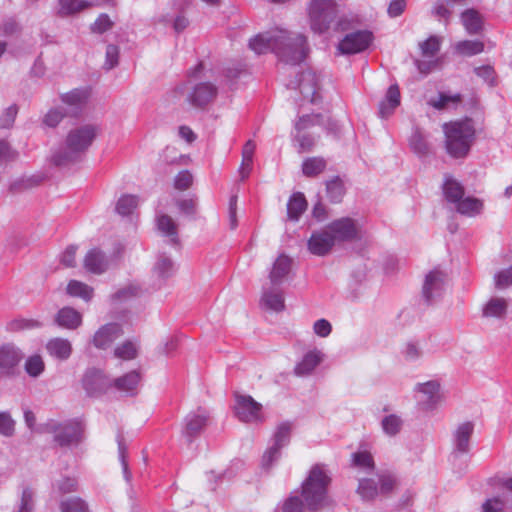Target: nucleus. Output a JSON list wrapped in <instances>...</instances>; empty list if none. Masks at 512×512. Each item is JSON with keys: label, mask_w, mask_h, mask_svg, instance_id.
Segmentation results:
<instances>
[{"label": "nucleus", "mask_w": 512, "mask_h": 512, "mask_svg": "<svg viewBox=\"0 0 512 512\" xmlns=\"http://www.w3.org/2000/svg\"><path fill=\"white\" fill-rule=\"evenodd\" d=\"M306 12L309 28L314 34L323 35L331 29L335 32L347 29L348 20L341 14L336 0H309Z\"/></svg>", "instance_id": "nucleus-1"}, {"label": "nucleus", "mask_w": 512, "mask_h": 512, "mask_svg": "<svg viewBox=\"0 0 512 512\" xmlns=\"http://www.w3.org/2000/svg\"><path fill=\"white\" fill-rule=\"evenodd\" d=\"M98 133V128L86 124L69 131L63 147L53 152L51 161L55 166L63 167L80 162Z\"/></svg>", "instance_id": "nucleus-2"}, {"label": "nucleus", "mask_w": 512, "mask_h": 512, "mask_svg": "<svg viewBox=\"0 0 512 512\" xmlns=\"http://www.w3.org/2000/svg\"><path fill=\"white\" fill-rule=\"evenodd\" d=\"M331 482V474L325 464L316 463L310 468L301 485V496L310 512L318 511L327 504Z\"/></svg>", "instance_id": "nucleus-3"}, {"label": "nucleus", "mask_w": 512, "mask_h": 512, "mask_svg": "<svg viewBox=\"0 0 512 512\" xmlns=\"http://www.w3.org/2000/svg\"><path fill=\"white\" fill-rule=\"evenodd\" d=\"M445 136V150L454 159L466 158L476 139L473 119L446 122L442 125Z\"/></svg>", "instance_id": "nucleus-4"}, {"label": "nucleus", "mask_w": 512, "mask_h": 512, "mask_svg": "<svg viewBox=\"0 0 512 512\" xmlns=\"http://www.w3.org/2000/svg\"><path fill=\"white\" fill-rule=\"evenodd\" d=\"M398 485L396 475L390 471H381L374 478L359 479L357 494L363 501H374L377 497H388Z\"/></svg>", "instance_id": "nucleus-5"}, {"label": "nucleus", "mask_w": 512, "mask_h": 512, "mask_svg": "<svg viewBox=\"0 0 512 512\" xmlns=\"http://www.w3.org/2000/svg\"><path fill=\"white\" fill-rule=\"evenodd\" d=\"M40 432L54 434V441L60 447H69L78 445L84 434L82 424L77 420H67L58 422L54 419H49L39 427Z\"/></svg>", "instance_id": "nucleus-6"}, {"label": "nucleus", "mask_w": 512, "mask_h": 512, "mask_svg": "<svg viewBox=\"0 0 512 512\" xmlns=\"http://www.w3.org/2000/svg\"><path fill=\"white\" fill-rule=\"evenodd\" d=\"M279 35H285L275 52L280 61L289 65H298L304 61L309 50L306 36L286 30H279Z\"/></svg>", "instance_id": "nucleus-7"}, {"label": "nucleus", "mask_w": 512, "mask_h": 512, "mask_svg": "<svg viewBox=\"0 0 512 512\" xmlns=\"http://www.w3.org/2000/svg\"><path fill=\"white\" fill-rule=\"evenodd\" d=\"M446 290V274L439 268L429 271L422 285V299L426 305L431 306L443 298Z\"/></svg>", "instance_id": "nucleus-8"}, {"label": "nucleus", "mask_w": 512, "mask_h": 512, "mask_svg": "<svg viewBox=\"0 0 512 512\" xmlns=\"http://www.w3.org/2000/svg\"><path fill=\"white\" fill-rule=\"evenodd\" d=\"M234 412L236 417L245 423L262 422V405L250 395H235Z\"/></svg>", "instance_id": "nucleus-9"}, {"label": "nucleus", "mask_w": 512, "mask_h": 512, "mask_svg": "<svg viewBox=\"0 0 512 512\" xmlns=\"http://www.w3.org/2000/svg\"><path fill=\"white\" fill-rule=\"evenodd\" d=\"M290 89H299L302 96L309 99L311 103L318 102V77L312 70H305L298 73L294 80L287 83Z\"/></svg>", "instance_id": "nucleus-10"}, {"label": "nucleus", "mask_w": 512, "mask_h": 512, "mask_svg": "<svg viewBox=\"0 0 512 512\" xmlns=\"http://www.w3.org/2000/svg\"><path fill=\"white\" fill-rule=\"evenodd\" d=\"M82 386L88 396L98 397L106 393L113 386V382L102 370L89 368L82 378Z\"/></svg>", "instance_id": "nucleus-11"}, {"label": "nucleus", "mask_w": 512, "mask_h": 512, "mask_svg": "<svg viewBox=\"0 0 512 512\" xmlns=\"http://www.w3.org/2000/svg\"><path fill=\"white\" fill-rule=\"evenodd\" d=\"M373 35L367 30H358L347 34L338 44L340 54L352 55L366 50L371 44Z\"/></svg>", "instance_id": "nucleus-12"}, {"label": "nucleus", "mask_w": 512, "mask_h": 512, "mask_svg": "<svg viewBox=\"0 0 512 512\" xmlns=\"http://www.w3.org/2000/svg\"><path fill=\"white\" fill-rule=\"evenodd\" d=\"M327 230L333 237V241L351 242L360 239L355 220L350 217H342L332 221Z\"/></svg>", "instance_id": "nucleus-13"}, {"label": "nucleus", "mask_w": 512, "mask_h": 512, "mask_svg": "<svg viewBox=\"0 0 512 512\" xmlns=\"http://www.w3.org/2000/svg\"><path fill=\"white\" fill-rule=\"evenodd\" d=\"M90 96L91 88L81 87L61 94L60 99L68 107L67 113L72 117H78L82 114Z\"/></svg>", "instance_id": "nucleus-14"}, {"label": "nucleus", "mask_w": 512, "mask_h": 512, "mask_svg": "<svg viewBox=\"0 0 512 512\" xmlns=\"http://www.w3.org/2000/svg\"><path fill=\"white\" fill-rule=\"evenodd\" d=\"M22 359L23 353L15 345L8 343L0 346V376H14Z\"/></svg>", "instance_id": "nucleus-15"}, {"label": "nucleus", "mask_w": 512, "mask_h": 512, "mask_svg": "<svg viewBox=\"0 0 512 512\" xmlns=\"http://www.w3.org/2000/svg\"><path fill=\"white\" fill-rule=\"evenodd\" d=\"M474 432V423L466 421L457 426L452 434L453 450L451 456L455 459L459 455L468 454L470 451L471 437Z\"/></svg>", "instance_id": "nucleus-16"}, {"label": "nucleus", "mask_w": 512, "mask_h": 512, "mask_svg": "<svg viewBox=\"0 0 512 512\" xmlns=\"http://www.w3.org/2000/svg\"><path fill=\"white\" fill-rule=\"evenodd\" d=\"M218 94V88L211 82H199L193 86L187 95L188 102L195 108H204Z\"/></svg>", "instance_id": "nucleus-17"}, {"label": "nucleus", "mask_w": 512, "mask_h": 512, "mask_svg": "<svg viewBox=\"0 0 512 512\" xmlns=\"http://www.w3.org/2000/svg\"><path fill=\"white\" fill-rule=\"evenodd\" d=\"M285 35H279V31L275 33H260L250 39L249 48L256 54L261 55L267 52L275 53L279 49V44L283 42Z\"/></svg>", "instance_id": "nucleus-18"}, {"label": "nucleus", "mask_w": 512, "mask_h": 512, "mask_svg": "<svg viewBox=\"0 0 512 512\" xmlns=\"http://www.w3.org/2000/svg\"><path fill=\"white\" fill-rule=\"evenodd\" d=\"M440 384L436 380H430L425 383H418L415 391L420 394L418 404L425 411L435 408L439 400Z\"/></svg>", "instance_id": "nucleus-19"}, {"label": "nucleus", "mask_w": 512, "mask_h": 512, "mask_svg": "<svg viewBox=\"0 0 512 512\" xmlns=\"http://www.w3.org/2000/svg\"><path fill=\"white\" fill-rule=\"evenodd\" d=\"M335 242L328 230H320L312 232L307 242L308 250L316 256H324L328 254Z\"/></svg>", "instance_id": "nucleus-20"}, {"label": "nucleus", "mask_w": 512, "mask_h": 512, "mask_svg": "<svg viewBox=\"0 0 512 512\" xmlns=\"http://www.w3.org/2000/svg\"><path fill=\"white\" fill-rule=\"evenodd\" d=\"M122 334V327L118 323H108L100 327L94 334L93 344L96 348L106 349Z\"/></svg>", "instance_id": "nucleus-21"}, {"label": "nucleus", "mask_w": 512, "mask_h": 512, "mask_svg": "<svg viewBox=\"0 0 512 512\" xmlns=\"http://www.w3.org/2000/svg\"><path fill=\"white\" fill-rule=\"evenodd\" d=\"M208 416L205 413H189L184 419L183 436L191 443L198 437L207 424Z\"/></svg>", "instance_id": "nucleus-22"}, {"label": "nucleus", "mask_w": 512, "mask_h": 512, "mask_svg": "<svg viewBox=\"0 0 512 512\" xmlns=\"http://www.w3.org/2000/svg\"><path fill=\"white\" fill-rule=\"evenodd\" d=\"M109 259L99 248L90 249L84 258V267L93 274H103L109 268Z\"/></svg>", "instance_id": "nucleus-23"}, {"label": "nucleus", "mask_w": 512, "mask_h": 512, "mask_svg": "<svg viewBox=\"0 0 512 512\" xmlns=\"http://www.w3.org/2000/svg\"><path fill=\"white\" fill-rule=\"evenodd\" d=\"M59 9L57 11V15L59 17H68L71 15H74L93 4H103L107 3L110 0H91V1H84V0H57Z\"/></svg>", "instance_id": "nucleus-24"}, {"label": "nucleus", "mask_w": 512, "mask_h": 512, "mask_svg": "<svg viewBox=\"0 0 512 512\" xmlns=\"http://www.w3.org/2000/svg\"><path fill=\"white\" fill-rule=\"evenodd\" d=\"M141 381V374L137 370H132L121 377L114 379L113 386L119 392L134 396L137 394V388Z\"/></svg>", "instance_id": "nucleus-25"}, {"label": "nucleus", "mask_w": 512, "mask_h": 512, "mask_svg": "<svg viewBox=\"0 0 512 512\" xmlns=\"http://www.w3.org/2000/svg\"><path fill=\"white\" fill-rule=\"evenodd\" d=\"M323 354L317 349H313L304 354L301 361L294 368L297 376L310 375L314 369L322 362Z\"/></svg>", "instance_id": "nucleus-26"}, {"label": "nucleus", "mask_w": 512, "mask_h": 512, "mask_svg": "<svg viewBox=\"0 0 512 512\" xmlns=\"http://www.w3.org/2000/svg\"><path fill=\"white\" fill-rule=\"evenodd\" d=\"M400 90L397 84L390 85L385 97L379 103V115L381 118H388L400 105Z\"/></svg>", "instance_id": "nucleus-27"}, {"label": "nucleus", "mask_w": 512, "mask_h": 512, "mask_svg": "<svg viewBox=\"0 0 512 512\" xmlns=\"http://www.w3.org/2000/svg\"><path fill=\"white\" fill-rule=\"evenodd\" d=\"M408 142L411 151L419 158H425L431 154V145L427 140V135L419 127L413 128Z\"/></svg>", "instance_id": "nucleus-28"}, {"label": "nucleus", "mask_w": 512, "mask_h": 512, "mask_svg": "<svg viewBox=\"0 0 512 512\" xmlns=\"http://www.w3.org/2000/svg\"><path fill=\"white\" fill-rule=\"evenodd\" d=\"M176 269V265L172 258L165 253H161L157 256V260L153 267V273L160 282L165 283L175 274Z\"/></svg>", "instance_id": "nucleus-29"}, {"label": "nucleus", "mask_w": 512, "mask_h": 512, "mask_svg": "<svg viewBox=\"0 0 512 512\" xmlns=\"http://www.w3.org/2000/svg\"><path fill=\"white\" fill-rule=\"evenodd\" d=\"M442 192L444 195L445 200L448 203L456 204L461 200V198L464 196V187L463 185L458 182L456 179L453 178L450 174L444 175V181L442 184Z\"/></svg>", "instance_id": "nucleus-30"}, {"label": "nucleus", "mask_w": 512, "mask_h": 512, "mask_svg": "<svg viewBox=\"0 0 512 512\" xmlns=\"http://www.w3.org/2000/svg\"><path fill=\"white\" fill-rule=\"evenodd\" d=\"M54 321L59 327L74 330L81 325L82 316L71 307H63L55 315Z\"/></svg>", "instance_id": "nucleus-31"}, {"label": "nucleus", "mask_w": 512, "mask_h": 512, "mask_svg": "<svg viewBox=\"0 0 512 512\" xmlns=\"http://www.w3.org/2000/svg\"><path fill=\"white\" fill-rule=\"evenodd\" d=\"M292 266V259L287 255L281 254L273 263V267L269 274L272 285H280L285 277L289 274Z\"/></svg>", "instance_id": "nucleus-32"}, {"label": "nucleus", "mask_w": 512, "mask_h": 512, "mask_svg": "<svg viewBox=\"0 0 512 512\" xmlns=\"http://www.w3.org/2000/svg\"><path fill=\"white\" fill-rule=\"evenodd\" d=\"M461 22L469 35L480 34L483 30V17L476 9L470 8L463 11Z\"/></svg>", "instance_id": "nucleus-33"}, {"label": "nucleus", "mask_w": 512, "mask_h": 512, "mask_svg": "<svg viewBox=\"0 0 512 512\" xmlns=\"http://www.w3.org/2000/svg\"><path fill=\"white\" fill-rule=\"evenodd\" d=\"M46 350L50 356L65 361L72 354V345L69 340L57 337L47 342Z\"/></svg>", "instance_id": "nucleus-34"}, {"label": "nucleus", "mask_w": 512, "mask_h": 512, "mask_svg": "<svg viewBox=\"0 0 512 512\" xmlns=\"http://www.w3.org/2000/svg\"><path fill=\"white\" fill-rule=\"evenodd\" d=\"M456 211L467 217H475L482 213L484 208L483 201L475 197L464 196L455 204Z\"/></svg>", "instance_id": "nucleus-35"}, {"label": "nucleus", "mask_w": 512, "mask_h": 512, "mask_svg": "<svg viewBox=\"0 0 512 512\" xmlns=\"http://www.w3.org/2000/svg\"><path fill=\"white\" fill-rule=\"evenodd\" d=\"M307 208V201L303 193H293L287 202L288 220L297 222Z\"/></svg>", "instance_id": "nucleus-36"}, {"label": "nucleus", "mask_w": 512, "mask_h": 512, "mask_svg": "<svg viewBox=\"0 0 512 512\" xmlns=\"http://www.w3.org/2000/svg\"><path fill=\"white\" fill-rule=\"evenodd\" d=\"M462 100L463 96L460 93L439 92L437 98H431L427 103L434 109L441 111L449 107L458 106Z\"/></svg>", "instance_id": "nucleus-37"}, {"label": "nucleus", "mask_w": 512, "mask_h": 512, "mask_svg": "<svg viewBox=\"0 0 512 512\" xmlns=\"http://www.w3.org/2000/svg\"><path fill=\"white\" fill-rule=\"evenodd\" d=\"M508 304L503 298H491L483 307L484 317L503 318L507 313Z\"/></svg>", "instance_id": "nucleus-38"}, {"label": "nucleus", "mask_w": 512, "mask_h": 512, "mask_svg": "<svg viewBox=\"0 0 512 512\" xmlns=\"http://www.w3.org/2000/svg\"><path fill=\"white\" fill-rule=\"evenodd\" d=\"M292 423L289 421L281 422L275 429L272 436V444L284 448L291 440Z\"/></svg>", "instance_id": "nucleus-39"}, {"label": "nucleus", "mask_w": 512, "mask_h": 512, "mask_svg": "<svg viewBox=\"0 0 512 512\" xmlns=\"http://www.w3.org/2000/svg\"><path fill=\"white\" fill-rule=\"evenodd\" d=\"M326 165L322 157H308L302 163V172L306 177H316L325 170Z\"/></svg>", "instance_id": "nucleus-40"}, {"label": "nucleus", "mask_w": 512, "mask_h": 512, "mask_svg": "<svg viewBox=\"0 0 512 512\" xmlns=\"http://www.w3.org/2000/svg\"><path fill=\"white\" fill-rule=\"evenodd\" d=\"M261 302L270 310L280 312L285 308V302L282 292L265 290L263 291Z\"/></svg>", "instance_id": "nucleus-41"}, {"label": "nucleus", "mask_w": 512, "mask_h": 512, "mask_svg": "<svg viewBox=\"0 0 512 512\" xmlns=\"http://www.w3.org/2000/svg\"><path fill=\"white\" fill-rule=\"evenodd\" d=\"M326 194L332 203H339L342 201L345 194V187L339 176H335L331 180L326 181Z\"/></svg>", "instance_id": "nucleus-42"}, {"label": "nucleus", "mask_w": 512, "mask_h": 512, "mask_svg": "<svg viewBox=\"0 0 512 512\" xmlns=\"http://www.w3.org/2000/svg\"><path fill=\"white\" fill-rule=\"evenodd\" d=\"M139 199L136 195L124 194L122 195L115 207L116 213L121 216H129L137 208Z\"/></svg>", "instance_id": "nucleus-43"}, {"label": "nucleus", "mask_w": 512, "mask_h": 512, "mask_svg": "<svg viewBox=\"0 0 512 512\" xmlns=\"http://www.w3.org/2000/svg\"><path fill=\"white\" fill-rule=\"evenodd\" d=\"M67 293L70 296L79 297L85 301H89L93 297V288L83 282L70 280L67 285Z\"/></svg>", "instance_id": "nucleus-44"}, {"label": "nucleus", "mask_w": 512, "mask_h": 512, "mask_svg": "<svg viewBox=\"0 0 512 512\" xmlns=\"http://www.w3.org/2000/svg\"><path fill=\"white\" fill-rule=\"evenodd\" d=\"M158 229L167 237H171V241L174 244L178 243V232L177 226L173 219L166 214H163L157 219Z\"/></svg>", "instance_id": "nucleus-45"}, {"label": "nucleus", "mask_w": 512, "mask_h": 512, "mask_svg": "<svg viewBox=\"0 0 512 512\" xmlns=\"http://www.w3.org/2000/svg\"><path fill=\"white\" fill-rule=\"evenodd\" d=\"M456 50L463 56H474L484 51V43L480 40H463L456 44Z\"/></svg>", "instance_id": "nucleus-46"}, {"label": "nucleus", "mask_w": 512, "mask_h": 512, "mask_svg": "<svg viewBox=\"0 0 512 512\" xmlns=\"http://www.w3.org/2000/svg\"><path fill=\"white\" fill-rule=\"evenodd\" d=\"M403 420L396 414L385 416L381 420V427L388 436H396L402 429Z\"/></svg>", "instance_id": "nucleus-47"}, {"label": "nucleus", "mask_w": 512, "mask_h": 512, "mask_svg": "<svg viewBox=\"0 0 512 512\" xmlns=\"http://www.w3.org/2000/svg\"><path fill=\"white\" fill-rule=\"evenodd\" d=\"M116 441L118 444V455L119 460L122 465L123 474L127 481H130L131 473L129 471L128 462H127V445L125 443V438L122 431H118L116 436Z\"/></svg>", "instance_id": "nucleus-48"}, {"label": "nucleus", "mask_w": 512, "mask_h": 512, "mask_svg": "<svg viewBox=\"0 0 512 512\" xmlns=\"http://www.w3.org/2000/svg\"><path fill=\"white\" fill-rule=\"evenodd\" d=\"M42 327V323L35 319L17 318L7 323L6 329L10 332L35 329Z\"/></svg>", "instance_id": "nucleus-49"}, {"label": "nucleus", "mask_w": 512, "mask_h": 512, "mask_svg": "<svg viewBox=\"0 0 512 512\" xmlns=\"http://www.w3.org/2000/svg\"><path fill=\"white\" fill-rule=\"evenodd\" d=\"M114 355L123 360H132L138 355V347L134 342L126 340L115 348Z\"/></svg>", "instance_id": "nucleus-50"}, {"label": "nucleus", "mask_w": 512, "mask_h": 512, "mask_svg": "<svg viewBox=\"0 0 512 512\" xmlns=\"http://www.w3.org/2000/svg\"><path fill=\"white\" fill-rule=\"evenodd\" d=\"M140 292V287L135 284H129L123 288L118 289L111 295L113 303L125 302L133 297H136Z\"/></svg>", "instance_id": "nucleus-51"}, {"label": "nucleus", "mask_w": 512, "mask_h": 512, "mask_svg": "<svg viewBox=\"0 0 512 512\" xmlns=\"http://www.w3.org/2000/svg\"><path fill=\"white\" fill-rule=\"evenodd\" d=\"M60 508L62 512H89L87 503L79 497H73L62 501Z\"/></svg>", "instance_id": "nucleus-52"}, {"label": "nucleus", "mask_w": 512, "mask_h": 512, "mask_svg": "<svg viewBox=\"0 0 512 512\" xmlns=\"http://www.w3.org/2000/svg\"><path fill=\"white\" fill-rule=\"evenodd\" d=\"M322 115L321 114H306L299 117L298 121L295 123L296 132H303L304 130L313 127L315 125L322 124Z\"/></svg>", "instance_id": "nucleus-53"}, {"label": "nucleus", "mask_w": 512, "mask_h": 512, "mask_svg": "<svg viewBox=\"0 0 512 512\" xmlns=\"http://www.w3.org/2000/svg\"><path fill=\"white\" fill-rule=\"evenodd\" d=\"M114 26V22L106 13H101L98 18L91 24L90 30L92 33L103 34Z\"/></svg>", "instance_id": "nucleus-54"}, {"label": "nucleus", "mask_w": 512, "mask_h": 512, "mask_svg": "<svg viewBox=\"0 0 512 512\" xmlns=\"http://www.w3.org/2000/svg\"><path fill=\"white\" fill-rule=\"evenodd\" d=\"M305 507L304 499L301 500L297 495H290L283 501L280 510L281 512H304Z\"/></svg>", "instance_id": "nucleus-55"}, {"label": "nucleus", "mask_w": 512, "mask_h": 512, "mask_svg": "<svg viewBox=\"0 0 512 512\" xmlns=\"http://www.w3.org/2000/svg\"><path fill=\"white\" fill-rule=\"evenodd\" d=\"M25 370L31 377H38L44 371V362L40 355L30 356L25 363Z\"/></svg>", "instance_id": "nucleus-56"}, {"label": "nucleus", "mask_w": 512, "mask_h": 512, "mask_svg": "<svg viewBox=\"0 0 512 512\" xmlns=\"http://www.w3.org/2000/svg\"><path fill=\"white\" fill-rule=\"evenodd\" d=\"M294 140L298 142V152H309L313 149L316 143V138L309 134L303 132H296V135L294 136Z\"/></svg>", "instance_id": "nucleus-57"}, {"label": "nucleus", "mask_w": 512, "mask_h": 512, "mask_svg": "<svg viewBox=\"0 0 512 512\" xmlns=\"http://www.w3.org/2000/svg\"><path fill=\"white\" fill-rule=\"evenodd\" d=\"M77 486V480L72 477H62L53 484L54 490L61 495L75 492L77 490Z\"/></svg>", "instance_id": "nucleus-58"}, {"label": "nucleus", "mask_w": 512, "mask_h": 512, "mask_svg": "<svg viewBox=\"0 0 512 512\" xmlns=\"http://www.w3.org/2000/svg\"><path fill=\"white\" fill-rule=\"evenodd\" d=\"M448 5L450 3L447 0H436L432 9V14L439 20L443 19L446 24L449 23L452 15Z\"/></svg>", "instance_id": "nucleus-59"}, {"label": "nucleus", "mask_w": 512, "mask_h": 512, "mask_svg": "<svg viewBox=\"0 0 512 512\" xmlns=\"http://www.w3.org/2000/svg\"><path fill=\"white\" fill-rule=\"evenodd\" d=\"M15 421L9 412H0V434L5 437H11L15 433Z\"/></svg>", "instance_id": "nucleus-60"}, {"label": "nucleus", "mask_w": 512, "mask_h": 512, "mask_svg": "<svg viewBox=\"0 0 512 512\" xmlns=\"http://www.w3.org/2000/svg\"><path fill=\"white\" fill-rule=\"evenodd\" d=\"M34 508V491L30 487L22 490L17 512H32Z\"/></svg>", "instance_id": "nucleus-61"}, {"label": "nucleus", "mask_w": 512, "mask_h": 512, "mask_svg": "<svg viewBox=\"0 0 512 512\" xmlns=\"http://www.w3.org/2000/svg\"><path fill=\"white\" fill-rule=\"evenodd\" d=\"M20 31V26L13 18H7L0 21V40L11 37Z\"/></svg>", "instance_id": "nucleus-62"}, {"label": "nucleus", "mask_w": 512, "mask_h": 512, "mask_svg": "<svg viewBox=\"0 0 512 512\" xmlns=\"http://www.w3.org/2000/svg\"><path fill=\"white\" fill-rule=\"evenodd\" d=\"M424 56L434 57L440 50V39L437 36H430L420 44Z\"/></svg>", "instance_id": "nucleus-63"}, {"label": "nucleus", "mask_w": 512, "mask_h": 512, "mask_svg": "<svg viewBox=\"0 0 512 512\" xmlns=\"http://www.w3.org/2000/svg\"><path fill=\"white\" fill-rule=\"evenodd\" d=\"M495 286L498 289H505L512 286V265L499 271L495 277Z\"/></svg>", "instance_id": "nucleus-64"}]
</instances>
